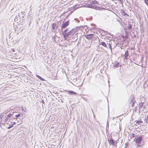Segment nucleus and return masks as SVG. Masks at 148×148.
<instances>
[{"mask_svg": "<svg viewBox=\"0 0 148 148\" xmlns=\"http://www.w3.org/2000/svg\"><path fill=\"white\" fill-rule=\"evenodd\" d=\"M6 124H7L8 126V129H10V128L13 127L14 125L16 124L15 122H13L11 119H10L9 121L5 122Z\"/></svg>", "mask_w": 148, "mask_h": 148, "instance_id": "1", "label": "nucleus"}, {"mask_svg": "<svg viewBox=\"0 0 148 148\" xmlns=\"http://www.w3.org/2000/svg\"><path fill=\"white\" fill-rule=\"evenodd\" d=\"M85 36L88 40L94 39L96 40L97 36L93 34H90L87 35H85Z\"/></svg>", "mask_w": 148, "mask_h": 148, "instance_id": "2", "label": "nucleus"}, {"mask_svg": "<svg viewBox=\"0 0 148 148\" xmlns=\"http://www.w3.org/2000/svg\"><path fill=\"white\" fill-rule=\"evenodd\" d=\"M75 33V30L73 29H72L69 31L67 33L64 34V37L65 40L66 39V38L68 36L71 35H73Z\"/></svg>", "mask_w": 148, "mask_h": 148, "instance_id": "3", "label": "nucleus"}, {"mask_svg": "<svg viewBox=\"0 0 148 148\" xmlns=\"http://www.w3.org/2000/svg\"><path fill=\"white\" fill-rule=\"evenodd\" d=\"M90 4L92 5L91 6L93 8L96 9L97 7V6L98 5L99 3L98 2L95 0L91 2Z\"/></svg>", "mask_w": 148, "mask_h": 148, "instance_id": "4", "label": "nucleus"}, {"mask_svg": "<svg viewBox=\"0 0 148 148\" xmlns=\"http://www.w3.org/2000/svg\"><path fill=\"white\" fill-rule=\"evenodd\" d=\"M121 37L124 40H126L128 38V33L127 32H125V34L124 35L123 34H122L121 35Z\"/></svg>", "mask_w": 148, "mask_h": 148, "instance_id": "5", "label": "nucleus"}, {"mask_svg": "<svg viewBox=\"0 0 148 148\" xmlns=\"http://www.w3.org/2000/svg\"><path fill=\"white\" fill-rule=\"evenodd\" d=\"M142 138V136H140L137 138L135 139V141L137 144H140Z\"/></svg>", "mask_w": 148, "mask_h": 148, "instance_id": "6", "label": "nucleus"}, {"mask_svg": "<svg viewBox=\"0 0 148 148\" xmlns=\"http://www.w3.org/2000/svg\"><path fill=\"white\" fill-rule=\"evenodd\" d=\"M70 22L69 21H66L64 23L62 24V28H65L69 25Z\"/></svg>", "mask_w": 148, "mask_h": 148, "instance_id": "7", "label": "nucleus"}, {"mask_svg": "<svg viewBox=\"0 0 148 148\" xmlns=\"http://www.w3.org/2000/svg\"><path fill=\"white\" fill-rule=\"evenodd\" d=\"M12 116V114H9L7 115L6 118L5 119V122H6Z\"/></svg>", "mask_w": 148, "mask_h": 148, "instance_id": "8", "label": "nucleus"}, {"mask_svg": "<svg viewBox=\"0 0 148 148\" xmlns=\"http://www.w3.org/2000/svg\"><path fill=\"white\" fill-rule=\"evenodd\" d=\"M108 142L110 145H114L115 141L113 139H111L108 140Z\"/></svg>", "mask_w": 148, "mask_h": 148, "instance_id": "9", "label": "nucleus"}, {"mask_svg": "<svg viewBox=\"0 0 148 148\" xmlns=\"http://www.w3.org/2000/svg\"><path fill=\"white\" fill-rule=\"evenodd\" d=\"M124 56V59L127 60L129 56L128 52L127 51H125Z\"/></svg>", "mask_w": 148, "mask_h": 148, "instance_id": "10", "label": "nucleus"}, {"mask_svg": "<svg viewBox=\"0 0 148 148\" xmlns=\"http://www.w3.org/2000/svg\"><path fill=\"white\" fill-rule=\"evenodd\" d=\"M68 93L69 94H72V95H76L77 93L71 90H69L68 91Z\"/></svg>", "mask_w": 148, "mask_h": 148, "instance_id": "11", "label": "nucleus"}, {"mask_svg": "<svg viewBox=\"0 0 148 148\" xmlns=\"http://www.w3.org/2000/svg\"><path fill=\"white\" fill-rule=\"evenodd\" d=\"M101 45L104 47H107L106 44L104 42H101Z\"/></svg>", "mask_w": 148, "mask_h": 148, "instance_id": "12", "label": "nucleus"}, {"mask_svg": "<svg viewBox=\"0 0 148 148\" xmlns=\"http://www.w3.org/2000/svg\"><path fill=\"white\" fill-rule=\"evenodd\" d=\"M21 113H19L18 114L15 115V116L16 117V118H15V119L16 120H17V119L19 117H20L21 116Z\"/></svg>", "mask_w": 148, "mask_h": 148, "instance_id": "13", "label": "nucleus"}, {"mask_svg": "<svg viewBox=\"0 0 148 148\" xmlns=\"http://www.w3.org/2000/svg\"><path fill=\"white\" fill-rule=\"evenodd\" d=\"M143 121L141 120L137 121H136V123L138 125L143 123Z\"/></svg>", "mask_w": 148, "mask_h": 148, "instance_id": "14", "label": "nucleus"}, {"mask_svg": "<svg viewBox=\"0 0 148 148\" xmlns=\"http://www.w3.org/2000/svg\"><path fill=\"white\" fill-rule=\"evenodd\" d=\"M56 26V23H54L52 25V28L53 30L55 29Z\"/></svg>", "mask_w": 148, "mask_h": 148, "instance_id": "15", "label": "nucleus"}, {"mask_svg": "<svg viewBox=\"0 0 148 148\" xmlns=\"http://www.w3.org/2000/svg\"><path fill=\"white\" fill-rule=\"evenodd\" d=\"M128 28V29H130L132 28V26L131 24H129L127 26Z\"/></svg>", "mask_w": 148, "mask_h": 148, "instance_id": "16", "label": "nucleus"}, {"mask_svg": "<svg viewBox=\"0 0 148 148\" xmlns=\"http://www.w3.org/2000/svg\"><path fill=\"white\" fill-rule=\"evenodd\" d=\"M145 1L146 3L148 5V0H145Z\"/></svg>", "mask_w": 148, "mask_h": 148, "instance_id": "17", "label": "nucleus"}, {"mask_svg": "<svg viewBox=\"0 0 148 148\" xmlns=\"http://www.w3.org/2000/svg\"><path fill=\"white\" fill-rule=\"evenodd\" d=\"M40 79L41 80H42V81H44L45 80V79L43 78H42V77H41V78H40Z\"/></svg>", "mask_w": 148, "mask_h": 148, "instance_id": "18", "label": "nucleus"}, {"mask_svg": "<svg viewBox=\"0 0 148 148\" xmlns=\"http://www.w3.org/2000/svg\"><path fill=\"white\" fill-rule=\"evenodd\" d=\"M37 77L38 78H40V79L41 78V77L40 76H39L38 75H37Z\"/></svg>", "mask_w": 148, "mask_h": 148, "instance_id": "19", "label": "nucleus"}, {"mask_svg": "<svg viewBox=\"0 0 148 148\" xmlns=\"http://www.w3.org/2000/svg\"><path fill=\"white\" fill-rule=\"evenodd\" d=\"M2 117H3V115H2ZM1 120H2V119H3V118H2V116H1Z\"/></svg>", "mask_w": 148, "mask_h": 148, "instance_id": "20", "label": "nucleus"}, {"mask_svg": "<svg viewBox=\"0 0 148 148\" xmlns=\"http://www.w3.org/2000/svg\"><path fill=\"white\" fill-rule=\"evenodd\" d=\"M123 15L124 16H125V15H128L127 14H126V13H124V14H123Z\"/></svg>", "mask_w": 148, "mask_h": 148, "instance_id": "21", "label": "nucleus"}, {"mask_svg": "<svg viewBox=\"0 0 148 148\" xmlns=\"http://www.w3.org/2000/svg\"><path fill=\"white\" fill-rule=\"evenodd\" d=\"M56 78H57V76H56V78H55V79H57Z\"/></svg>", "mask_w": 148, "mask_h": 148, "instance_id": "22", "label": "nucleus"}, {"mask_svg": "<svg viewBox=\"0 0 148 148\" xmlns=\"http://www.w3.org/2000/svg\"><path fill=\"white\" fill-rule=\"evenodd\" d=\"M110 48H111V45L110 44Z\"/></svg>", "mask_w": 148, "mask_h": 148, "instance_id": "23", "label": "nucleus"}, {"mask_svg": "<svg viewBox=\"0 0 148 148\" xmlns=\"http://www.w3.org/2000/svg\"><path fill=\"white\" fill-rule=\"evenodd\" d=\"M134 106V105H133L132 106V107H133Z\"/></svg>", "mask_w": 148, "mask_h": 148, "instance_id": "24", "label": "nucleus"}, {"mask_svg": "<svg viewBox=\"0 0 148 148\" xmlns=\"http://www.w3.org/2000/svg\"><path fill=\"white\" fill-rule=\"evenodd\" d=\"M67 29H66V30H65V32L66 30Z\"/></svg>", "mask_w": 148, "mask_h": 148, "instance_id": "25", "label": "nucleus"}]
</instances>
